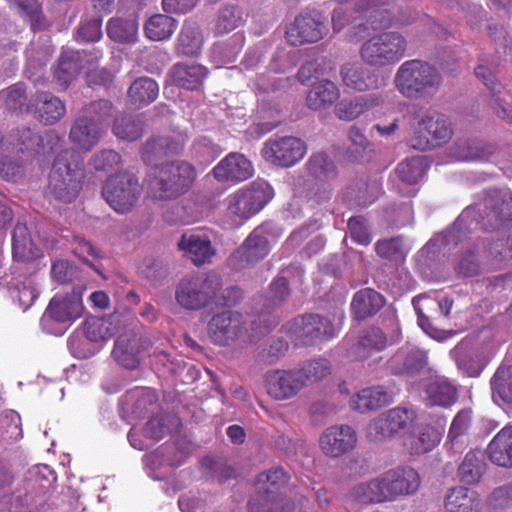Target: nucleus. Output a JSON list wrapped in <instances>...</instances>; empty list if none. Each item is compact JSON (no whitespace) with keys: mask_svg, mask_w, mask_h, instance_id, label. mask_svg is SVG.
Returning <instances> with one entry per match:
<instances>
[{"mask_svg":"<svg viewBox=\"0 0 512 512\" xmlns=\"http://www.w3.org/2000/svg\"><path fill=\"white\" fill-rule=\"evenodd\" d=\"M203 39L198 26L186 22L178 37L177 52L186 55H197L202 47Z\"/></svg>","mask_w":512,"mask_h":512,"instance_id":"52","label":"nucleus"},{"mask_svg":"<svg viewBox=\"0 0 512 512\" xmlns=\"http://www.w3.org/2000/svg\"><path fill=\"white\" fill-rule=\"evenodd\" d=\"M245 330L243 316L235 311L214 315L208 323V335L218 345H228L238 339Z\"/></svg>","mask_w":512,"mask_h":512,"instance_id":"17","label":"nucleus"},{"mask_svg":"<svg viewBox=\"0 0 512 512\" xmlns=\"http://www.w3.org/2000/svg\"><path fill=\"white\" fill-rule=\"evenodd\" d=\"M117 321L116 316H109L107 318L91 317L86 319L84 323L86 337L93 342L110 339L116 331L115 324Z\"/></svg>","mask_w":512,"mask_h":512,"instance_id":"51","label":"nucleus"},{"mask_svg":"<svg viewBox=\"0 0 512 512\" xmlns=\"http://www.w3.org/2000/svg\"><path fill=\"white\" fill-rule=\"evenodd\" d=\"M75 151L63 149L55 158L49 173L48 191L59 201L70 203L79 194L83 173L78 163L72 161Z\"/></svg>","mask_w":512,"mask_h":512,"instance_id":"3","label":"nucleus"},{"mask_svg":"<svg viewBox=\"0 0 512 512\" xmlns=\"http://www.w3.org/2000/svg\"><path fill=\"white\" fill-rule=\"evenodd\" d=\"M83 312L84 305L80 293L56 294L46 307L40 324L47 333L56 334L57 332L52 328L53 323L70 326L82 316Z\"/></svg>","mask_w":512,"mask_h":512,"instance_id":"12","label":"nucleus"},{"mask_svg":"<svg viewBox=\"0 0 512 512\" xmlns=\"http://www.w3.org/2000/svg\"><path fill=\"white\" fill-rule=\"evenodd\" d=\"M287 332L296 345H312L317 341L334 338L338 329L320 315H303L287 324Z\"/></svg>","mask_w":512,"mask_h":512,"instance_id":"13","label":"nucleus"},{"mask_svg":"<svg viewBox=\"0 0 512 512\" xmlns=\"http://www.w3.org/2000/svg\"><path fill=\"white\" fill-rule=\"evenodd\" d=\"M451 356L454 358L458 370L468 377H479L488 364V359L483 353L476 350H465L461 346H456L451 351Z\"/></svg>","mask_w":512,"mask_h":512,"instance_id":"38","label":"nucleus"},{"mask_svg":"<svg viewBox=\"0 0 512 512\" xmlns=\"http://www.w3.org/2000/svg\"><path fill=\"white\" fill-rule=\"evenodd\" d=\"M407 48L408 41L404 35L396 31H386L364 41L359 54L368 66L384 68L404 58Z\"/></svg>","mask_w":512,"mask_h":512,"instance_id":"4","label":"nucleus"},{"mask_svg":"<svg viewBox=\"0 0 512 512\" xmlns=\"http://www.w3.org/2000/svg\"><path fill=\"white\" fill-rule=\"evenodd\" d=\"M159 86L157 82L148 77L136 79L128 90V96L131 102L137 106L148 105L158 96Z\"/></svg>","mask_w":512,"mask_h":512,"instance_id":"50","label":"nucleus"},{"mask_svg":"<svg viewBox=\"0 0 512 512\" xmlns=\"http://www.w3.org/2000/svg\"><path fill=\"white\" fill-rule=\"evenodd\" d=\"M287 481L288 476L280 467L272 468L258 476L257 487L264 512H293L294 505L282 491Z\"/></svg>","mask_w":512,"mask_h":512,"instance_id":"10","label":"nucleus"},{"mask_svg":"<svg viewBox=\"0 0 512 512\" xmlns=\"http://www.w3.org/2000/svg\"><path fill=\"white\" fill-rule=\"evenodd\" d=\"M509 257L507 241L483 239L463 255L458 270L462 275L472 277L483 271L501 269Z\"/></svg>","mask_w":512,"mask_h":512,"instance_id":"6","label":"nucleus"},{"mask_svg":"<svg viewBox=\"0 0 512 512\" xmlns=\"http://www.w3.org/2000/svg\"><path fill=\"white\" fill-rule=\"evenodd\" d=\"M340 97V90L330 80L316 82L308 91L306 105L314 111H322L330 108Z\"/></svg>","mask_w":512,"mask_h":512,"instance_id":"32","label":"nucleus"},{"mask_svg":"<svg viewBox=\"0 0 512 512\" xmlns=\"http://www.w3.org/2000/svg\"><path fill=\"white\" fill-rule=\"evenodd\" d=\"M451 137V124L444 115L426 113L414 128L410 145L421 151L432 150L447 143Z\"/></svg>","mask_w":512,"mask_h":512,"instance_id":"11","label":"nucleus"},{"mask_svg":"<svg viewBox=\"0 0 512 512\" xmlns=\"http://www.w3.org/2000/svg\"><path fill=\"white\" fill-rule=\"evenodd\" d=\"M173 82L184 89L195 90L207 76V69L196 63H178L171 71Z\"/></svg>","mask_w":512,"mask_h":512,"instance_id":"40","label":"nucleus"},{"mask_svg":"<svg viewBox=\"0 0 512 512\" xmlns=\"http://www.w3.org/2000/svg\"><path fill=\"white\" fill-rule=\"evenodd\" d=\"M87 56L90 54L84 51L64 50L61 53L55 70V78L61 86L67 87L74 77L84 69L83 59Z\"/></svg>","mask_w":512,"mask_h":512,"instance_id":"33","label":"nucleus"},{"mask_svg":"<svg viewBox=\"0 0 512 512\" xmlns=\"http://www.w3.org/2000/svg\"><path fill=\"white\" fill-rule=\"evenodd\" d=\"M490 460L501 467H512V425L503 427L488 445Z\"/></svg>","mask_w":512,"mask_h":512,"instance_id":"34","label":"nucleus"},{"mask_svg":"<svg viewBox=\"0 0 512 512\" xmlns=\"http://www.w3.org/2000/svg\"><path fill=\"white\" fill-rule=\"evenodd\" d=\"M484 208L492 229L498 228L504 221H512V193L508 190H489L484 198Z\"/></svg>","mask_w":512,"mask_h":512,"instance_id":"24","label":"nucleus"},{"mask_svg":"<svg viewBox=\"0 0 512 512\" xmlns=\"http://www.w3.org/2000/svg\"><path fill=\"white\" fill-rule=\"evenodd\" d=\"M443 77L428 62L413 59L403 62L394 76L397 91L411 100H429L440 90Z\"/></svg>","mask_w":512,"mask_h":512,"instance_id":"2","label":"nucleus"},{"mask_svg":"<svg viewBox=\"0 0 512 512\" xmlns=\"http://www.w3.org/2000/svg\"><path fill=\"white\" fill-rule=\"evenodd\" d=\"M44 139L36 132L28 127H21L12 130L6 140L7 149L22 153L26 159L31 158L35 154L46 151L41 148Z\"/></svg>","mask_w":512,"mask_h":512,"instance_id":"27","label":"nucleus"},{"mask_svg":"<svg viewBox=\"0 0 512 512\" xmlns=\"http://www.w3.org/2000/svg\"><path fill=\"white\" fill-rule=\"evenodd\" d=\"M420 476L410 467H397L379 477L355 485L351 497L363 504L392 502L401 496L412 495L419 489Z\"/></svg>","mask_w":512,"mask_h":512,"instance_id":"1","label":"nucleus"},{"mask_svg":"<svg viewBox=\"0 0 512 512\" xmlns=\"http://www.w3.org/2000/svg\"><path fill=\"white\" fill-rule=\"evenodd\" d=\"M493 398L512 404V364L503 361L490 379Z\"/></svg>","mask_w":512,"mask_h":512,"instance_id":"44","label":"nucleus"},{"mask_svg":"<svg viewBox=\"0 0 512 512\" xmlns=\"http://www.w3.org/2000/svg\"><path fill=\"white\" fill-rule=\"evenodd\" d=\"M425 165L420 157H413L398 164L396 174L406 184L417 183L424 175Z\"/></svg>","mask_w":512,"mask_h":512,"instance_id":"57","label":"nucleus"},{"mask_svg":"<svg viewBox=\"0 0 512 512\" xmlns=\"http://www.w3.org/2000/svg\"><path fill=\"white\" fill-rule=\"evenodd\" d=\"M290 290L285 277L276 278L271 284L267 294L261 299L262 308L258 309L260 313H270L280 306L289 296Z\"/></svg>","mask_w":512,"mask_h":512,"instance_id":"53","label":"nucleus"},{"mask_svg":"<svg viewBox=\"0 0 512 512\" xmlns=\"http://www.w3.org/2000/svg\"><path fill=\"white\" fill-rule=\"evenodd\" d=\"M177 27V21L171 16L155 14L145 23L144 31L152 41H163L171 37Z\"/></svg>","mask_w":512,"mask_h":512,"instance_id":"49","label":"nucleus"},{"mask_svg":"<svg viewBox=\"0 0 512 512\" xmlns=\"http://www.w3.org/2000/svg\"><path fill=\"white\" fill-rule=\"evenodd\" d=\"M472 420V410L463 409L454 417L448 433V449L454 453H461L467 446V432Z\"/></svg>","mask_w":512,"mask_h":512,"instance_id":"39","label":"nucleus"},{"mask_svg":"<svg viewBox=\"0 0 512 512\" xmlns=\"http://www.w3.org/2000/svg\"><path fill=\"white\" fill-rule=\"evenodd\" d=\"M12 255L18 262L28 263L38 259L41 251L34 245L27 226L17 223L12 233Z\"/></svg>","mask_w":512,"mask_h":512,"instance_id":"31","label":"nucleus"},{"mask_svg":"<svg viewBox=\"0 0 512 512\" xmlns=\"http://www.w3.org/2000/svg\"><path fill=\"white\" fill-rule=\"evenodd\" d=\"M426 400L431 406L450 407L457 400L456 387L446 378L436 377L426 387Z\"/></svg>","mask_w":512,"mask_h":512,"instance_id":"41","label":"nucleus"},{"mask_svg":"<svg viewBox=\"0 0 512 512\" xmlns=\"http://www.w3.org/2000/svg\"><path fill=\"white\" fill-rule=\"evenodd\" d=\"M221 276L211 271L183 278L176 289L177 303L187 310H199L217 297L222 288Z\"/></svg>","mask_w":512,"mask_h":512,"instance_id":"5","label":"nucleus"},{"mask_svg":"<svg viewBox=\"0 0 512 512\" xmlns=\"http://www.w3.org/2000/svg\"><path fill=\"white\" fill-rule=\"evenodd\" d=\"M309 173L316 179L329 180L337 175L334 161L324 152H317L310 156L307 162Z\"/></svg>","mask_w":512,"mask_h":512,"instance_id":"54","label":"nucleus"},{"mask_svg":"<svg viewBox=\"0 0 512 512\" xmlns=\"http://www.w3.org/2000/svg\"><path fill=\"white\" fill-rule=\"evenodd\" d=\"M476 493L463 486L452 487L444 499V508L447 512H478Z\"/></svg>","mask_w":512,"mask_h":512,"instance_id":"42","label":"nucleus"},{"mask_svg":"<svg viewBox=\"0 0 512 512\" xmlns=\"http://www.w3.org/2000/svg\"><path fill=\"white\" fill-rule=\"evenodd\" d=\"M102 37V17L93 16L81 20L75 34L78 42H96Z\"/></svg>","mask_w":512,"mask_h":512,"instance_id":"60","label":"nucleus"},{"mask_svg":"<svg viewBox=\"0 0 512 512\" xmlns=\"http://www.w3.org/2000/svg\"><path fill=\"white\" fill-rule=\"evenodd\" d=\"M273 196L274 191L270 184L258 179L228 196V211L239 219L247 220L263 209Z\"/></svg>","mask_w":512,"mask_h":512,"instance_id":"8","label":"nucleus"},{"mask_svg":"<svg viewBox=\"0 0 512 512\" xmlns=\"http://www.w3.org/2000/svg\"><path fill=\"white\" fill-rule=\"evenodd\" d=\"M267 393L275 400H288L304 387L296 369L270 371L265 376Z\"/></svg>","mask_w":512,"mask_h":512,"instance_id":"19","label":"nucleus"},{"mask_svg":"<svg viewBox=\"0 0 512 512\" xmlns=\"http://www.w3.org/2000/svg\"><path fill=\"white\" fill-rule=\"evenodd\" d=\"M486 469L484 455L480 451H470L458 468L460 480L466 484H476Z\"/></svg>","mask_w":512,"mask_h":512,"instance_id":"47","label":"nucleus"},{"mask_svg":"<svg viewBox=\"0 0 512 512\" xmlns=\"http://www.w3.org/2000/svg\"><path fill=\"white\" fill-rule=\"evenodd\" d=\"M178 249L196 266L210 263L216 254L208 236L201 233L186 232L177 243Z\"/></svg>","mask_w":512,"mask_h":512,"instance_id":"22","label":"nucleus"},{"mask_svg":"<svg viewBox=\"0 0 512 512\" xmlns=\"http://www.w3.org/2000/svg\"><path fill=\"white\" fill-rule=\"evenodd\" d=\"M331 363L325 358H318L306 362L301 368L296 369L303 387L317 382L330 374Z\"/></svg>","mask_w":512,"mask_h":512,"instance_id":"56","label":"nucleus"},{"mask_svg":"<svg viewBox=\"0 0 512 512\" xmlns=\"http://www.w3.org/2000/svg\"><path fill=\"white\" fill-rule=\"evenodd\" d=\"M213 175L219 182H242L254 173L251 161L243 154L231 152L226 155L214 168Z\"/></svg>","mask_w":512,"mask_h":512,"instance_id":"20","label":"nucleus"},{"mask_svg":"<svg viewBox=\"0 0 512 512\" xmlns=\"http://www.w3.org/2000/svg\"><path fill=\"white\" fill-rule=\"evenodd\" d=\"M104 128L87 115H79L71 125L69 140L82 152L91 151L101 140Z\"/></svg>","mask_w":512,"mask_h":512,"instance_id":"21","label":"nucleus"},{"mask_svg":"<svg viewBox=\"0 0 512 512\" xmlns=\"http://www.w3.org/2000/svg\"><path fill=\"white\" fill-rule=\"evenodd\" d=\"M327 32L325 17L317 12L300 14L286 30L287 41L299 46L321 40Z\"/></svg>","mask_w":512,"mask_h":512,"instance_id":"16","label":"nucleus"},{"mask_svg":"<svg viewBox=\"0 0 512 512\" xmlns=\"http://www.w3.org/2000/svg\"><path fill=\"white\" fill-rule=\"evenodd\" d=\"M381 103V98L374 95L342 99L335 105L334 114L339 120L353 121L369 109L379 106Z\"/></svg>","mask_w":512,"mask_h":512,"instance_id":"30","label":"nucleus"},{"mask_svg":"<svg viewBox=\"0 0 512 512\" xmlns=\"http://www.w3.org/2000/svg\"><path fill=\"white\" fill-rule=\"evenodd\" d=\"M427 364L426 353L420 349H399L389 360V369L398 375L414 376Z\"/></svg>","mask_w":512,"mask_h":512,"instance_id":"26","label":"nucleus"},{"mask_svg":"<svg viewBox=\"0 0 512 512\" xmlns=\"http://www.w3.org/2000/svg\"><path fill=\"white\" fill-rule=\"evenodd\" d=\"M186 141L184 134L150 138L143 147L142 159L148 165H156L162 158L180 153Z\"/></svg>","mask_w":512,"mask_h":512,"instance_id":"23","label":"nucleus"},{"mask_svg":"<svg viewBox=\"0 0 512 512\" xmlns=\"http://www.w3.org/2000/svg\"><path fill=\"white\" fill-rule=\"evenodd\" d=\"M143 123L133 115L117 117L113 125V133L122 140L135 141L142 136Z\"/></svg>","mask_w":512,"mask_h":512,"instance_id":"55","label":"nucleus"},{"mask_svg":"<svg viewBox=\"0 0 512 512\" xmlns=\"http://www.w3.org/2000/svg\"><path fill=\"white\" fill-rule=\"evenodd\" d=\"M385 304V298L371 288L356 292L351 302V309L356 319L364 320L375 315Z\"/></svg>","mask_w":512,"mask_h":512,"instance_id":"35","label":"nucleus"},{"mask_svg":"<svg viewBox=\"0 0 512 512\" xmlns=\"http://www.w3.org/2000/svg\"><path fill=\"white\" fill-rule=\"evenodd\" d=\"M382 415L395 434L410 426L415 417L413 410L402 407L393 408Z\"/></svg>","mask_w":512,"mask_h":512,"instance_id":"62","label":"nucleus"},{"mask_svg":"<svg viewBox=\"0 0 512 512\" xmlns=\"http://www.w3.org/2000/svg\"><path fill=\"white\" fill-rule=\"evenodd\" d=\"M348 230L351 238L358 244L367 246L372 237L366 219L363 216H354L348 220Z\"/></svg>","mask_w":512,"mask_h":512,"instance_id":"63","label":"nucleus"},{"mask_svg":"<svg viewBox=\"0 0 512 512\" xmlns=\"http://www.w3.org/2000/svg\"><path fill=\"white\" fill-rule=\"evenodd\" d=\"M245 12L238 5H226L217 14L214 32L224 35L242 26L245 22Z\"/></svg>","mask_w":512,"mask_h":512,"instance_id":"48","label":"nucleus"},{"mask_svg":"<svg viewBox=\"0 0 512 512\" xmlns=\"http://www.w3.org/2000/svg\"><path fill=\"white\" fill-rule=\"evenodd\" d=\"M270 251V244L263 227L255 228L244 242L230 255V266L236 270L251 267L264 259Z\"/></svg>","mask_w":512,"mask_h":512,"instance_id":"14","label":"nucleus"},{"mask_svg":"<svg viewBox=\"0 0 512 512\" xmlns=\"http://www.w3.org/2000/svg\"><path fill=\"white\" fill-rule=\"evenodd\" d=\"M196 177L194 167L186 161L162 164L156 171L150 187L159 199H173L186 193Z\"/></svg>","mask_w":512,"mask_h":512,"instance_id":"7","label":"nucleus"},{"mask_svg":"<svg viewBox=\"0 0 512 512\" xmlns=\"http://www.w3.org/2000/svg\"><path fill=\"white\" fill-rule=\"evenodd\" d=\"M35 112L45 125L57 123L66 113L65 104L49 92H40L35 96Z\"/></svg>","mask_w":512,"mask_h":512,"instance_id":"36","label":"nucleus"},{"mask_svg":"<svg viewBox=\"0 0 512 512\" xmlns=\"http://www.w3.org/2000/svg\"><path fill=\"white\" fill-rule=\"evenodd\" d=\"M357 444V434L349 425H334L326 428L319 438L321 451L329 457L337 458L353 450Z\"/></svg>","mask_w":512,"mask_h":512,"instance_id":"18","label":"nucleus"},{"mask_svg":"<svg viewBox=\"0 0 512 512\" xmlns=\"http://www.w3.org/2000/svg\"><path fill=\"white\" fill-rule=\"evenodd\" d=\"M393 401V392L384 386L362 389L350 400V407L359 412L379 409Z\"/></svg>","mask_w":512,"mask_h":512,"instance_id":"29","label":"nucleus"},{"mask_svg":"<svg viewBox=\"0 0 512 512\" xmlns=\"http://www.w3.org/2000/svg\"><path fill=\"white\" fill-rule=\"evenodd\" d=\"M141 339L133 331L118 336L112 351L114 359L127 369L138 367Z\"/></svg>","mask_w":512,"mask_h":512,"instance_id":"28","label":"nucleus"},{"mask_svg":"<svg viewBox=\"0 0 512 512\" xmlns=\"http://www.w3.org/2000/svg\"><path fill=\"white\" fill-rule=\"evenodd\" d=\"M223 149L206 136L196 138L192 144L193 156L203 164L212 162L222 153Z\"/></svg>","mask_w":512,"mask_h":512,"instance_id":"59","label":"nucleus"},{"mask_svg":"<svg viewBox=\"0 0 512 512\" xmlns=\"http://www.w3.org/2000/svg\"><path fill=\"white\" fill-rule=\"evenodd\" d=\"M201 472L206 478L214 479L219 483L226 481L234 475L232 467L221 459L206 457L201 461Z\"/></svg>","mask_w":512,"mask_h":512,"instance_id":"58","label":"nucleus"},{"mask_svg":"<svg viewBox=\"0 0 512 512\" xmlns=\"http://www.w3.org/2000/svg\"><path fill=\"white\" fill-rule=\"evenodd\" d=\"M384 333L376 327L367 329L358 344L352 349L350 355L357 360H365L371 356L372 351H380L386 347Z\"/></svg>","mask_w":512,"mask_h":512,"instance_id":"45","label":"nucleus"},{"mask_svg":"<svg viewBox=\"0 0 512 512\" xmlns=\"http://www.w3.org/2000/svg\"><path fill=\"white\" fill-rule=\"evenodd\" d=\"M107 35L118 43H135L138 37V23L134 19L113 17L107 23Z\"/></svg>","mask_w":512,"mask_h":512,"instance_id":"46","label":"nucleus"},{"mask_svg":"<svg viewBox=\"0 0 512 512\" xmlns=\"http://www.w3.org/2000/svg\"><path fill=\"white\" fill-rule=\"evenodd\" d=\"M445 420L439 419L437 426L425 425L415 436H410L406 445L411 453L424 454L431 451L441 440Z\"/></svg>","mask_w":512,"mask_h":512,"instance_id":"37","label":"nucleus"},{"mask_svg":"<svg viewBox=\"0 0 512 512\" xmlns=\"http://www.w3.org/2000/svg\"><path fill=\"white\" fill-rule=\"evenodd\" d=\"M141 195L138 178L130 172H120L110 176L103 185L102 196L117 213H127L137 203Z\"/></svg>","mask_w":512,"mask_h":512,"instance_id":"9","label":"nucleus"},{"mask_svg":"<svg viewBox=\"0 0 512 512\" xmlns=\"http://www.w3.org/2000/svg\"><path fill=\"white\" fill-rule=\"evenodd\" d=\"M28 159H14L4 156L0 159V177L6 181L18 182L26 172V161Z\"/></svg>","mask_w":512,"mask_h":512,"instance_id":"61","label":"nucleus"},{"mask_svg":"<svg viewBox=\"0 0 512 512\" xmlns=\"http://www.w3.org/2000/svg\"><path fill=\"white\" fill-rule=\"evenodd\" d=\"M496 146L481 141H465L453 148V155L459 161H488L496 152Z\"/></svg>","mask_w":512,"mask_h":512,"instance_id":"43","label":"nucleus"},{"mask_svg":"<svg viewBox=\"0 0 512 512\" xmlns=\"http://www.w3.org/2000/svg\"><path fill=\"white\" fill-rule=\"evenodd\" d=\"M366 433L367 437L372 442H383L395 435L388 421H386L382 414L369 423Z\"/></svg>","mask_w":512,"mask_h":512,"instance_id":"64","label":"nucleus"},{"mask_svg":"<svg viewBox=\"0 0 512 512\" xmlns=\"http://www.w3.org/2000/svg\"><path fill=\"white\" fill-rule=\"evenodd\" d=\"M306 150V144L301 139L284 136L266 141L262 149V155L267 161L275 165L290 167L304 157Z\"/></svg>","mask_w":512,"mask_h":512,"instance_id":"15","label":"nucleus"},{"mask_svg":"<svg viewBox=\"0 0 512 512\" xmlns=\"http://www.w3.org/2000/svg\"><path fill=\"white\" fill-rule=\"evenodd\" d=\"M343 84L355 91H367L378 88V75L361 63H346L340 68Z\"/></svg>","mask_w":512,"mask_h":512,"instance_id":"25","label":"nucleus"}]
</instances>
